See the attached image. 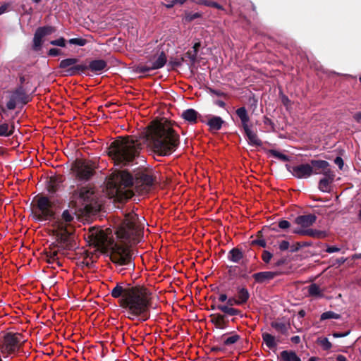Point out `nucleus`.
I'll list each match as a JSON object with an SVG mask.
<instances>
[{
  "instance_id": "f257e3e1",
  "label": "nucleus",
  "mask_w": 361,
  "mask_h": 361,
  "mask_svg": "<svg viewBox=\"0 0 361 361\" xmlns=\"http://www.w3.org/2000/svg\"><path fill=\"white\" fill-rule=\"evenodd\" d=\"M141 225L138 217L134 212L126 215L125 219L118 228L116 234L120 241L114 242L109 236L111 231L107 228L102 230L92 228L87 233L90 241L98 248L111 252V259L121 265L127 264L130 262L131 255L128 243H135L141 233Z\"/></svg>"
},
{
  "instance_id": "f03ea898",
  "label": "nucleus",
  "mask_w": 361,
  "mask_h": 361,
  "mask_svg": "<svg viewBox=\"0 0 361 361\" xmlns=\"http://www.w3.org/2000/svg\"><path fill=\"white\" fill-rule=\"evenodd\" d=\"M111 296L121 298L120 306L132 320L139 318L146 321L149 317L152 293L144 286L123 287L117 284L111 290Z\"/></svg>"
},
{
  "instance_id": "7ed1b4c3",
  "label": "nucleus",
  "mask_w": 361,
  "mask_h": 361,
  "mask_svg": "<svg viewBox=\"0 0 361 361\" xmlns=\"http://www.w3.org/2000/svg\"><path fill=\"white\" fill-rule=\"evenodd\" d=\"M154 180L152 175L146 171H139L135 174V180L126 171H122L111 174L106 185V193L110 198H116L119 202L132 197V185L137 191L144 194L149 191Z\"/></svg>"
},
{
  "instance_id": "20e7f679",
  "label": "nucleus",
  "mask_w": 361,
  "mask_h": 361,
  "mask_svg": "<svg viewBox=\"0 0 361 361\" xmlns=\"http://www.w3.org/2000/svg\"><path fill=\"white\" fill-rule=\"evenodd\" d=\"M145 137L148 146L161 156L171 154L179 145V135L173 130L171 122L167 120L153 121Z\"/></svg>"
},
{
  "instance_id": "39448f33",
  "label": "nucleus",
  "mask_w": 361,
  "mask_h": 361,
  "mask_svg": "<svg viewBox=\"0 0 361 361\" xmlns=\"http://www.w3.org/2000/svg\"><path fill=\"white\" fill-rule=\"evenodd\" d=\"M140 142L133 137H118L109 148V155L117 164H127L138 154Z\"/></svg>"
},
{
  "instance_id": "423d86ee",
  "label": "nucleus",
  "mask_w": 361,
  "mask_h": 361,
  "mask_svg": "<svg viewBox=\"0 0 361 361\" xmlns=\"http://www.w3.org/2000/svg\"><path fill=\"white\" fill-rule=\"evenodd\" d=\"M73 220V216L66 210L63 212L61 219L56 220L53 224V231L56 240L63 247H67L69 245L70 237L73 231L71 225Z\"/></svg>"
},
{
  "instance_id": "0eeeda50",
  "label": "nucleus",
  "mask_w": 361,
  "mask_h": 361,
  "mask_svg": "<svg viewBox=\"0 0 361 361\" xmlns=\"http://www.w3.org/2000/svg\"><path fill=\"white\" fill-rule=\"evenodd\" d=\"M55 205L49 198L39 197L32 207L33 216L38 221L50 220L55 214Z\"/></svg>"
},
{
  "instance_id": "6e6552de",
  "label": "nucleus",
  "mask_w": 361,
  "mask_h": 361,
  "mask_svg": "<svg viewBox=\"0 0 361 361\" xmlns=\"http://www.w3.org/2000/svg\"><path fill=\"white\" fill-rule=\"evenodd\" d=\"M25 342L20 334L8 333L0 338V351L4 357L16 354Z\"/></svg>"
},
{
  "instance_id": "1a4fd4ad",
  "label": "nucleus",
  "mask_w": 361,
  "mask_h": 361,
  "mask_svg": "<svg viewBox=\"0 0 361 361\" xmlns=\"http://www.w3.org/2000/svg\"><path fill=\"white\" fill-rule=\"evenodd\" d=\"M74 198L78 204L84 207V209L88 212L98 209L99 205L96 200V195L94 190L90 187H82L74 194Z\"/></svg>"
},
{
  "instance_id": "9d476101",
  "label": "nucleus",
  "mask_w": 361,
  "mask_h": 361,
  "mask_svg": "<svg viewBox=\"0 0 361 361\" xmlns=\"http://www.w3.org/2000/svg\"><path fill=\"white\" fill-rule=\"evenodd\" d=\"M94 165L89 161L77 160L72 166L73 173L80 179H88L93 174Z\"/></svg>"
},
{
  "instance_id": "9b49d317",
  "label": "nucleus",
  "mask_w": 361,
  "mask_h": 361,
  "mask_svg": "<svg viewBox=\"0 0 361 361\" xmlns=\"http://www.w3.org/2000/svg\"><path fill=\"white\" fill-rule=\"evenodd\" d=\"M166 62V56L164 52H161L152 59L149 60L145 65H140L137 67L139 72L145 73L152 70L162 68Z\"/></svg>"
},
{
  "instance_id": "f8f14e48",
  "label": "nucleus",
  "mask_w": 361,
  "mask_h": 361,
  "mask_svg": "<svg viewBox=\"0 0 361 361\" xmlns=\"http://www.w3.org/2000/svg\"><path fill=\"white\" fill-rule=\"evenodd\" d=\"M30 101V97L25 91L19 88L13 92L6 106L8 109H14L18 104H25Z\"/></svg>"
},
{
  "instance_id": "ddd939ff",
  "label": "nucleus",
  "mask_w": 361,
  "mask_h": 361,
  "mask_svg": "<svg viewBox=\"0 0 361 361\" xmlns=\"http://www.w3.org/2000/svg\"><path fill=\"white\" fill-rule=\"evenodd\" d=\"M316 221V216L313 214L300 216L296 218L295 223L300 226V228L294 230V233L298 234H310L309 231H304L305 228L310 227Z\"/></svg>"
},
{
  "instance_id": "4468645a",
  "label": "nucleus",
  "mask_w": 361,
  "mask_h": 361,
  "mask_svg": "<svg viewBox=\"0 0 361 361\" xmlns=\"http://www.w3.org/2000/svg\"><path fill=\"white\" fill-rule=\"evenodd\" d=\"M290 171L298 178H307L313 174L312 167L308 164L293 166Z\"/></svg>"
},
{
  "instance_id": "2eb2a0df",
  "label": "nucleus",
  "mask_w": 361,
  "mask_h": 361,
  "mask_svg": "<svg viewBox=\"0 0 361 361\" xmlns=\"http://www.w3.org/2000/svg\"><path fill=\"white\" fill-rule=\"evenodd\" d=\"M310 166L312 167L313 173L314 174H323L325 176L333 173L329 168V163L326 161L312 160Z\"/></svg>"
},
{
  "instance_id": "dca6fc26",
  "label": "nucleus",
  "mask_w": 361,
  "mask_h": 361,
  "mask_svg": "<svg viewBox=\"0 0 361 361\" xmlns=\"http://www.w3.org/2000/svg\"><path fill=\"white\" fill-rule=\"evenodd\" d=\"M77 62L78 59L73 58L63 59L60 63V68L66 69L67 74L73 75L84 69L82 66H75Z\"/></svg>"
},
{
  "instance_id": "f3484780",
  "label": "nucleus",
  "mask_w": 361,
  "mask_h": 361,
  "mask_svg": "<svg viewBox=\"0 0 361 361\" xmlns=\"http://www.w3.org/2000/svg\"><path fill=\"white\" fill-rule=\"evenodd\" d=\"M334 173L329 174V176H325L324 178L320 180L319 183V188L322 192H329L331 188V183L334 180Z\"/></svg>"
},
{
  "instance_id": "a211bd4d",
  "label": "nucleus",
  "mask_w": 361,
  "mask_h": 361,
  "mask_svg": "<svg viewBox=\"0 0 361 361\" xmlns=\"http://www.w3.org/2000/svg\"><path fill=\"white\" fill-rule=\"evenodd\" d=\"M276 276V273L272 271L259 272L254 274L256 281L263 283L266 281L274 279Z\"/></svg>"
},
{
  "instance_id": "6ab92c4d",
  "label": "nucleus",
  "mask_w": 361,
  "mask_h": 361,
  "mask_svg": "<svg viewBox=\"0 0 361 361\" xmlns=\"http://www.w3.org/2000/svg\"><path fill=\"white\" fill-rule=\"evenodd\" d=\"M224 123L222 118L219 116H212L207 121V125L209 126L211 130H219Z\"/></svg>"
},
{
  "instance_id": "aec40b11",
  "label": "nucleus",
  "mask_w": 361,
  "mask_h": 361,
  "mask_svg": "<svg viewBox=\"0 0 361 361\" xmlns=\"http://www.w3.org/2000/svg\"><path fill=\"white\" fill-rule=\"evenodd\" d=\"M244 131L248 138L249 142L252 145L259 146L262 144L257 134L251 130L249 126L244 128Z\"/></svg>"
},
{
  "instance_id": "412c9836",
  "label": "nucleus",
  "mask_w": 361,
  "mask_h": 361,
  "mask_svg": "<svg viewBox=\"0 0 361 361\" xmlns=\"http://www.w3.org/2000/svg\"><path fill=\"white\" fill-rule=\"evenodd\" d=\"M197 115L198 113L192 109H187L182 113V117L185 121L192 123H195L197 122Z\"/></svg>"
},
{
  "instance_id": "4be33fe9",
  "label": "nucleus",
  "mask_w": 361,
  "mask_h": 361,
  "mask_svg": "<svg viewBox=\"0 0 361 361\" xmlns=\"http://www.w3.org/2000/svg\"><path fill=\"white\" fill-rule=\"evenodd\" d=\"M236 114L240 118L243 128H246L248 126L249 116L247 115L245 108L240 107L236 110Z\"/></svg>"
},
{
  "instance_id": "5701e85b",
  "label": "nucleus",
  "mask_w": 361,
  "mask_h": 361,
  "mask_svg": "<svg viewBox=\"0 0 361 361\" xmlns=\"http://www.w3.org/2000/svg\"><path fill=\"white\" fill-rule=\"evenodd\" d=\"M307 289L308 294L310 296L322 298L324 295L323 290L316 283L311 284L308 286Z\"/></svg>"
},
{
  "instance_id": "b1692460",
  "label": "nucleus",
  "mask_w": 361,
  "mask_h": 361,
  "mask_svg": "<svg viewBox=\"0 0 361 361\" xmlns=\"http://www.w3.org/2000/svg\"><path fill=\"white\" fill-rule=\"evenodd\" d=\"M212 321L219 329H224L226 326V322L224 315L214 314Z\"/></svg>"
},
{
  "instance_id": "393cba45",
  "label": "nucleus",
  "mask_w": 361,
  "mask_h": 361,
  "mask_svg": "<svg viewBox=\"0 0 361 361\" xmlns=\"http://www.w3.org/2000/svg\"><path fill=\"white\" fill-rule=\"evenodd\" d=\"M283 361H301L300 358L293 351L284 350L281 353Z\"/></svg>"
},
{
  "instance_id": "a878e982",
  "label": "nucleus",
  "mask_w": 361,
  "mask_h": 361,
  "mask_svg": "<svg viewBox=\"0 0 361 361\" xmlns=\"http://www.w3.org/2000/svg\"><path fill=\"white\" fill-rule=\"evenodd\" d=\"M262 338L266 345L270 349L275 348L277 345L275 337L269 334H264Z\"/></svg>"
},
{
  "instance_id": "bb28decb",
  "label": "nucleus",
  "mask_w": 361,
  "mask_h": 361,
  "mask_svg": "<svg viewBox=\"0 0 361 361\" xmlns=\"http://www.w3.org/2000/svg\"><path fill=\"white\" fill-rule=\"evenodd\" d=\"M106 62L103 60H95L90 63V68L92 71H101L106 67Z\"/></svg>"
},
{
  "instance_id": "cd10ccee",
  "label": "nucleus",
  "mask_w": 361,
  "mask_h": 361,
  "mask_svg": "<svg viewBox=\"0 0 361 361\" xmlns=\"http://www.w3.org/2000/svg\"><path fill=\"white\" fill-rule=\"evenodd\" d=\"M13 125L3 123L0 125V136H9L13 133Z\"/></svg>"
},
{
  "instance_id": "c85d7f7f",
  "label": "nucleus",
  "mask_w": 361,
  "mask_h": 361,
  "mask_svg": "<svg viewBox=\"0 0 361 361\" xmlns=\"http://www.w3.org/2000/svg\"><path fill=\"white\" fill-rule=\"evenodd\" d=\"M249 298V294L247 290L242 288L240 289L238 295L236 296V299L238 300V302H236L237 305H241L245 303Z\"/></svg>"
},
{
  "instance_id": "c756f323",
  "label": "nucleus",
  "mask_w": 361,
  "mask_h": 361,
  "mask_svg": "<svg viewBox=\"0 0 361 361\" xmlns=\"http://www.w3.org/2000/svg\"><path fill=\"white\" fill-rule=\"evenodd\" d=\"M43 37H44L42 35V34L38 30H37L35 34V37H34V39H33V42H34L33 47L35 50H39L41 48V46H42V42H43L42 41Z\"/></svg>"
},
{
  "instance_id": "7c9ffc66",
  "label": "nucleus",
  "mask_w": 361,
  "mask_h": 361,
  "mask_svg": "<svg viewBox=\"0 0 361 361\" xmlns=\"http://www.w3.org/2000/svg\"><path fill=\"white\" fill-rule=\"evenodd\" d=\"M242 257L243 254L238 249H233L229 253V259L233 262H238Z\"/></svg>"
},
{
  "instance_id": "2f4dec72",
  "label": "nucleus",
  "mask_w": 361,
  "mask_h": 361,
  "mask_svg": "<svg viewBox=\"0 0 361 361\" xmlns=\"http://www.w3.org/2000/svg\"><path fill=\"white\" fill-rule=\"evenodd\" d=\"M218 309L228 315H237L240 313L237 309L230 307L228 305H219Z\"/></svg>"
},
{
  "instance_id": "473e14b6",
  "label": "nucleus",
  "mask_w": 361,
  "mask_h": 361,
  "mask_svg": "<svg viewBox=\"0 0 361 361\" xmlns=\"http://www.w3.org/2000/svg\"><path fill=\"white\" fill-rule=\"evenodd\" d=\"M317 343L321 345L322 349L324 350H328L332 347L331 343L326 338H318L317 340Z\"/></svg>"
},
{
  "instance_id": "72a5a7b5",
  "label": "nucleus",
  "mask_w": 361,
  "mask_h": 361,
  "mask_svg": "<svg viewBox=\"0 0 361 361\" xmlns=\"http://www.w3.org/2000/svg\"><path fill=\"white\" fill-rule=\"evenodd\" d=\"M340 318H341V315L340 314H338L337 313H335V312H334L332 311H328V312H325L322 314L320 319L321 320H326V319H340Z\"/></svg>"
},
{
  "instance_id": "f704fd0d",
  "label": "nucleus",
  "mask_w": 361,
  "mask_h": 361,
  "mask_svg": "<svg viewBox=\"0 0 361 361\" xmlns=\"http://www.w3.org/2000/svg\"><path fill=\"white\" fill-rule=\"evenodd\" d=\"M269 152L271 156L279 160L283 161H288V157L286 154H283L277 150L271 149Z\"/></svg>"
},
{
  "instance_id": "c9c22d12",
  "label": "nucleus",
  "mask_w": 361,
  "mask_h": 361,
  "mask_svg": "<svg viewBox=\"0 0 361 361\" xmlns=\"http://www.w3.org/2000/svg\"><path fill=\"white\" fill-rule=\"evenodd\" d=\"M239 339V336L237 334H233L229 336H225L224 338V343L226 345H232L236 343Z\"/></svg>"
},
{
  "instance_id": "e433bc0d",
  "label": "nucleus",
  "mask_w": 361,
  "mask_h": 361,
  "mask_svg": "<svg viewBox=\"0 0 361 361\" xmlns=\"http://www.w3.org/2000/svg\"><path fill=\"white\" fill-rule=\"evenodd\" d=\"M47 261L49 263H53L56 259H58V251L57 250H50L47 252Z\"/></svg>"
},
{
  "instance_id": "4c0bfd02",
  "label": "nucleus",
  "mask_w": 361,
  "mask_h": 361,
  "mask_svg": "<svg viewBox=\"0 0 361 361\" xmlns=\"http://www.w3.org/2000/svg\"><path fill=\"white\" fill-rule=\"evenodd\" d=\"M37 30H38L42 34V35L43 37H44L46 35L53 33L55 31V29H54V27L49 26V27H39Z\"/></svg>"
},
{
  "instance_id": "58836bf2",
  "label": "nucleus",
  "mask_w": 361,
  "mask_h": 361,
  "mask_svg": "<svg viewBox=\"0 0 361 361\" xmlns=\"http://www.w3.org/2000/svg\"><path fill=\"white\" fill-rule=\"evenodd\" d=\"M69 43L82 47L87 44V40L83 38H73L69 40Z\"/></svg>"
},
{
  "instance_id": "ea45409f",
  "label": "nucleus",
  "mask_w": 361,
  "mask_h": 361,
  "mask_svg": "<svg viewBox=\"0 0 361 361\" xmlns=\"http://www.w3.org/2000/svg\"><path fill=\"white\" fill-rule=\"evenodd\" d=\"M202 4H204V5L207 6L214 7L218 9L223 10V7L221 5H219V4H217L214 1H210V0H204V1H202Z\"/></svg>"
},
{
  "instance_id": "a19ab883",
  "label": "nucleus",
  "mask_w": 361,
  "mask_h": 361,
  "mask_svg": "<svg viewBox=\"0 0 361 361\" xmlns=\"http://www.w3.org/2000/svg\"><path fill=\"white\" fill-rule=\"evenodd\" d=\"M50 43L52 45L59 46V47H65V45H66L65 39L63 37H61L56 40L51 41Z\"/></svg>"
},
{
  "instance_id": "79ce46f5",
  "label": "nucleus",
  "mask_w": 361,
  "mask_h": 361,
  "mask_svg": "<svg viewBox=\"0 0 361 361\" xmlns=\"http://www.w3.org/2000/svg\"><path fill=\"white\" fill-rule=\"evenodd\" d=\"M262 257L263 261L267 263L271 259L272 255L267 251H264L262 254Z\"/></svg>"
},
{
  "instance_id": "37998d69",
  "label": "nucleus",
  "mask_w": 361,
  "mask_h": 361,
  "mask_svg": "<svg viewBox=\"0 0 361 361\" xmlns=\"http://www.w3.org/2000/svg\"><path fill=\"white\" fill-rule=\"evenodd\" d=\"M289 247V243L286 240H283L279 243V249L281 250H286Z\"/></svg>"
},
{
  "instance_id": "c03bdc74",
  "label": "nucleus",
  "mask_w": 361,
  "mask_h": 361,
  "mask_svg": "<svg viewBox=\"0 0 361 361\" xmlns=\"http://www.w3.org/2000/svg\"><path fill=\"white\" fill-rule=\"evenodd\" d=\"M279 226L282 229H286L290 226V223L286 220H283L279 223Z\"/></svg>"
},
{
  "instance_id": "a18cd8bd",
  "label": "nucleus",
  "mask_w": 361,
  "mask_h": 361,
  "mask_svg": "<svg viewBox=\"0 0 361 361\" xmlns=\"http://www.w3.org/2000/svg\"><path fill=\"white\" fill-rule=\"evenodd\" d=\"M9 8L8 4H4L0 6V15H2L3 13H6Z\"/></svg>"
},
{
  "instance_id": "49530a36",
  "label": "nucleus",
  "mask_w": 361,
  "mask_h": 361,
  "mask_svg": "<svg viewBox=\"0 0 361 361\" xmlns=\"http://www.w3.org/2000/svg\"><path fill=\"white\" fill-rule=\"evenodd\" d=\"M350 331H347L345 333H334L332 334V336L334 337V338H341V337H344V336H346L349 334Z\"/></svg>"
},
{
  "instance_id": "de8ad7c7",
  "label": "nucleus",
  "mask_w": 361,
  "mask_h": 361,
  "mask_svg": "<svg viewBox=\"0 0 361 361\" xmlns=\"http://www.w3.org/2000/svg\"><path fill=\"white\" fill-rule=\"evenodd\" d=\"M59 53H60V50L58 49H55V48L51 49L49 51V54L50 56H57Z\"/></svg>"
},
{
  "instance_id": "09e8293b",
  "label": "nucleus",
  "mask_w": 361,
  "mask_h": 361,
  "mask_svg": "<svg viewBox=\"0 0 361 361\" xmlns=\"http://www.w3.org/2000/svg\"><path fill=\"white\" fill-rule=\"evenodd\" d=\"M336 164H337L340 169H342L343 166V161L341 157H336L334 160Z\"/></svg>"
},
{
  "instance_id": "8fccbe9b",
  "label": "nucleus",
  "mask_w": 361,
  "mask_h": 361,
  "mask_svg": "<svg viewBox=\"0 0 361 361\" xmlns=\"http://www.w3.org/2000/svg\"><path fill=\"white\" fill-rule=\"evenodd\" d=\"M340 249L338 247H329L327 249H326V252H329V253H332V252H338L339 251Z\"/></svg>"
},
{
  "instance_id": "3c124183",
  "label": "nucleus",
  "mask_w": 361,
  "mask_h": 361,
  "mask_svg": "<svg viewBox=\"0 0 361 361\" xmlns=\"http://www.w3.org/2000/svg\"><path fill=\"white\" fill-rule=\"evenodd\" d=\"M237 302H238V300L236 299V298H229L228 300V305H231V306L237 305V303H235Z\"/></svg>"
},
{
  "instance_id": "603ef678",
  "label": "nucleus",
  "mask_w": 361,
  "mask_h": 361,
  "mask_svg": "<svg viewBox=\"0 0 361 361\" xmlns=\"http://www.w3.org/2000/svg\"><path fill=\"white\" fill-rule=\"evenodd\" d=\"M354 119L357 122H361V113H357L355 114Z\"/></svg>"
},
{
  "instance_id": "864d4df0",
  "label": "nucleus",
  "mask_w": 361,
  "mask_h": 361,
  "mask_svg": "<svg viewBox=\"0 0 361 361\" xmlns=\"http://www.w3.org/2000/svg\"><path fill=\"white\" fill-rule=\"evenodd\" d=\"M227 300V296L225 294H221L219 297V300L221 302H225Z\"/></svg>"
},
{
  "instance_id": "5fc2aeb1",
  "label": "nucleus",
  "mask_w": 361,
  "mask_h": 361,
  "mask_svg": "<svg viewBox=\"0 0 361 361\" xmlns=\"http://www.w3.org/2000/svg\"><path fill=\"white\" fill-rule=\"evenodd\" d=\"M200 47V44L199 42H197L194 44L193 49H194V51H195V54H197Z\"/></svg>"
},
{
  "instance_id": "6e6d98bb",
  "label": "nucleus",
  "mask_w": 361,
  "mask_h": 361,
  "mask_svg": "<svg viewBox=\"0 0 361 361\" xmlns=\"http://www.w3.org/2000/svg\"><path fill=\"white\" fill-rule=\"evenodd\" d=\"M337 361H346V358L345 356L342 355H338L336 357Z\"/></svg>"
},
{
  "instance_id": "4d7b16f0",
  "label": "nucleus",
  "mask_w": 361,
  "mask_h": 361,
  "mask_svg": "<svg viewBox=\"0 0 361 361\" xmlns=\"http://www.w3.org/2000/svg\"><path fill=\"white\" fill-rule=\"evenodd\" d=\"M52 181H50V185L48 186V190L49 192H54L55 191V188L54 185L51 184Z\"/></svg>"
},
{
  "instance_id": "13d9d810",
  "label": "nucleus",
  "mask_w": 361,
  "mask_h": 361,
  "mask_svg": "<svg viewBox=\"0 0 361 361\" xmlns=\"http://www.w3.org/2000/svg\"><path fill=\"white\" fill-rule=\"evenodd\" d=\"M216 104L219 106H220V107H224V106H225V103H224L223 101H220V100L216 101Z\"/></svg>"
},
{
  "instance_id": "bf43d9fd",
  "label": "nucleus",
  "mask_w": 361,
  "mask_h": 361,
  "mask_svg": "<svg viewBox=\"0 0 361 361\" xmlns=\"http://www.w3.org/2000/svg\"><path fill=\"white\" fill-rule=\"evenodd\" d=\"M186 1V0H173V4H183Z\"/></svg>"
},
{
  "instance_id": "052dcab7",
  "label": "nucleus",
  "mask_w": 361,
  "mask_h": 361,
  "mask_svg": "<svg viewBox=\"0 0 361 361\" xmlns=\"http://www.w3.org/2000/svg\"><path fill=\"white\" fill-rule=\"evenodd\" d=\"M283 104H284L285 105H287V104H288V103H289V102H290V101H289V99H288L287 97H284V98L283 99Z\"/></svg>"
},
{
  "instance_id": "680f3d73",
  "label": "nucleus",
  "mask_w": 361,
  "mask_h": 361,
  "mask_svg": "<svg viewBox=\"0 0 361 361\" xmlns=\"http://www.w3.org/2000/svg\"><path fill=\"white\" fill-rule=\"evenodd\" d=\"M175 4H173V1H172L170 4H166V6L167 8H171V7H173Z\"/></svg>"
},
{
  "instance_id": "e2e57ef3",
  "label": "nucleus",
  "mask_w": 361,
  "mask_h": 361,
  "mask_svg": "<svg viewBox=\"0 0 361 361\" xmlns=\"http://www.w3.org/2000/svg\"><path fill=\"white\" fill-rule=\"evenodd\" d=\"M299 313L302 317L305 315V312L303 310H301Z\"/></svg>"
},
{
  "instance_id": "0e129e2a",
  "label": "nucleus",
  "mask_w": 361,
  "mask_h": 361,
  "mask_svg": "<svg viewBox=\"0 0 361 361\" xmlns=\"http://www.w3.org/2000/svg\"><path fill=\"white\" fill-rule=\"evenodd\" d=\"M293 340L295 341V342H297L299 341V337L296 336V337L293 338Z\"/></svg>"
},
{
  "instance_id": "69168bd1",
  "label": "nucleus",
  "mask_w": 361,
  "mask_h": 361,
  "mask_svg": "<svg viewBox=\"0 0 361 361\" xmlns=\"http://www.w3.org/2000/svg\"><path fill=\"white\" fill-rule=\"evenodd\" d=\"M309 361H316V359L314 357H311Z\"/></svg>"
},
{
  "instance_id": "338daca9",
  "label": "nucleus",
  "mask_w": 361,
  "mask_h": 361,
  "mask_svg": "<svg viewBox=\"0 0 361 361\" xmlns=\"http://www.w3.org/2000/svg\"><path fill=\"white\" fill-rule=\"evenodd\" d=\"M33 1L36 2V3H38L41 0H32Z\"/></svg>"
},
{
  "instance_id": "774afa93",
  "label": "nucleus",
  "mask_w": 361,
  "mask_h": 361,
  "mask_svg": "<svg viewBox=\"0 0 361 361\" xmlns=\"http://www.w3.org/2000/svg\"><path fill=\"white\" fill-rule=\"evenodd\" d=\"M360 81L361 82V76L360 77Z\"/></svg>"
}]
</instances>
